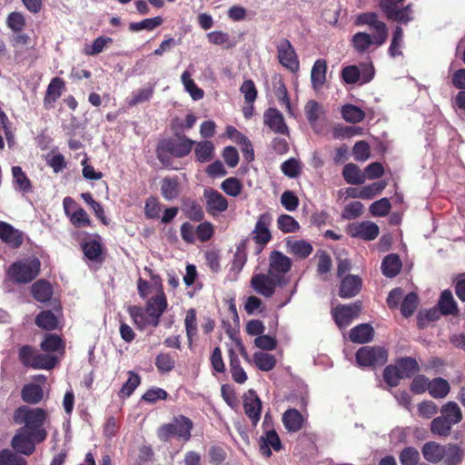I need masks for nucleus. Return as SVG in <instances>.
<instances>
[{
    "instance_id": "f257e3e1",
    "label": "nucleus",
    "mask_w": 465,
    "mask_h": 465,
    "mask_svg": "<svg viewBox=\"0 0 465 465\" xmlns=\"http://www.w3.org/2000/svg\"><path fill=\"white\" fill-rule=\"evenodd\" d=\"M155 294L148 299L145 312L138 306H131L129 313L139 329L147 326L156 327L159 324L160 317L167 307V300L163 292L162 281L159 276H153Z\"/></svg>"
},
{
    "instance_id": "f03ea898",
    "label": "nucleus",
    "mask_w": 465,
    "mask_h": 465,
    "mask_svg": "<svg viewBox=\"0 0 465 465\" xmlns=\"http://www.w3.org/2000/svg\"><path fill=\"white\" fill-rule=\"evenodd\" d=\"M13 418L15 423L24 424L25 427L22 429L32 434L37 442L46 439L47 432L43 425L47 413L44 409L22 406L15 411Z\"/></svg>"
},
{
    "instance_id": "7ed1b4c3",
    "label": "nucleus",
    "mask_w": 465,
    "mask_h": 465,
    "mask_svg": "<svg viewBox=\"0 0 465 465\" xmlns=\"http://www.w3.org/2000/svg\"><path fill=\"white\" fill-rule=\"evenodd\" d=\"M193 422L184 416L174 418L170 423L162 425L157 430V436L162 441H167L176 437L183 441L191 438Z\"/></svg>"
},
{
    "instance_id": "20e7f679",
    "label": "nucleus",
    "mask_w": 465,
    "mask_h": 465,
    "mask_svg": "<svg viewBox=\"0 0 465 465\" xmlns=\"http://www.w3.org/2000/svg\"><path fill=\"white\" fill-rule=\"evenodd\" d=\"M40 269V262L36 258L15 262L8 270V276L16 282L25 283L34 280Z\"/></svg>"
},
{
    "instance_id": "39448f33",
    "label": "nucleus",
    "mask_w": 465,
    "mask_h": 465,
    "mask_svg": "<svg viewBox=\"0 0 465 465\" xmlns=\"http://www.w3.org/2000/svg\"><path fill=\"white\" fill-rule=\"evenodd\" d=\"M19 357L25 366L33 369L50 370L53 369L57 362V358L54 355L41 354L29 346H25L20 349Z\"/></svg>"
},
{
    "instance_id": "423d86ee",
    "label": "nucleus",
    "mask_w": 465,
    "mask_h": 465,
    "mask_svg": "<svg viewBox=\"0 0 465 465\" xmlns=\"http://www.w3.org/2000/svg\"><path fill=\"white\" fill-rule=\"evenodd\" d=\"M292 262L290 257L279 251H272L269 256V274L274 278L279 285L285 283L282 277L292 268Z\"/></svg>"
},
{
    "instance_id": "0eeeda50",
    "label": "nucleus",
    "mask_w": 465,
    "mask_h": 465,
    "mask_svg": "<svg viewBox=\"0 0 465 465\" xmlns=\"http://www.w3.org/2000/svg\"><path fill=\"white\" fill-rule=\"evenodd\" d=\"M387 38L384 35H371L368 33L359 32L351 37V45L358 54H367L382 45Z\"/></svg>"
},
{
    "instance_id": "6e6552de",
    "label": "nucleus",
    "mask_w": 465,
    "mask_h": 465,
    "mask_svg": "<svg viewBox=\"0 0 465 465\" xmlns=\"http://www.w3.org/2000/svg\"><path fill=\"white\" fill-rule=\"evenodd\" d=\"M387 351L381 347L365 346L356 353V361L360 366L382 365L387 361Z\"/></svg>"
},
{
    "instance_id": "1a4fd4ad",
    "label": "nucleus",
    "mask_w": 465,
    "mask_h": 465,
    "mask_svg": "<svg viewBox=\"0 0 465 465\" xmlns=\"http://www.w3.org/2000/svg\"><path fill=\"white\" fill-rule=\"evenodd\" d=\"M276 49L279 63L291 72H297L300 63L291 42L285 38L281 39L276 45Z\"/></svg>"
},
{
    "instance_id": "9d476101",
    "label": "nucleus",
    "mask_w": 465,
    "mask_h": 465,
    "mask_svg": "<svg viewBox=\"0 0 465 465\" xmlns=\"http://www.w3.org/2000/svg\"><path fill=\"white\" fill-rule=\"evenodd\" d=\"M272 217L270 213H265L258 217L254 229L251 233L252 239L259 245L258 252L271 241L272 234L270 232V225Z\"/></svg>"
},
{
    "instance_id": "9b49d317",
    "label": "nucleus",
    "mask_w": 465,
    "mask_h": 465,
    "mask_svg": "<svg viewBox=\"0 0 465 465\" xmlns=\"http://www.w3.org/2000/svg\"><path fill=\"white\" fill-rule=\"evenodd\" d=\"M361 310V302L346 305H338L332 310V316L336 324L341 329L346 328L356 319Z\"/></svg>"
},
{
    "instance_id": "f8f14e48",
    "label": "nucleus",
    "mask_w": 465,
    "mask_h": 465,
    "mask_svg": "<svg viewBox=\"0 0 465 465\" xmlns=\"http://www.w3.org/2000/svg\"><path fill=\"white\" fill-rule=\"evenodd\" d=\"M64 213L69 217L75 227H85L90 225V219L87 213L77 205L71 197H65L63 201Z\"/></svg>"
},
{
    "instance_id": "ddd939ff",
    "label": "nucleus",
    "mask_w": 465,
    "mask_h": 465,
    "mask_svg": "<svg viewBox=\"0 0 465 465\" xmlns=\"http://www.w3.org/2000/svg\"><path fill=\"white\" fill-rule=\"evenodd\" d=\"M348 233L353 238L372 241L380 233L379 226L371 221L353 223L348 226Z\"/></svg>"
},
{
    "instance_id": "4468645a",
    "label": "nucleus",
    "mask_w": 465,
    "mask_h": 465,
    "mask_svg": "<svg viewBox=\"0 0 465 465\" xmlns=\"http://www.w3.org/2000/svg\"><path fill=\"white\" fill-rule=\"evenodd\" d=\"M35 443L38 442L32 434L20 429L13 437L11 446L16 452L29 456L35 451Z\"/></svg>"
},
{
    "instance_id": "2eb2a0df",
    "label": "nucleus",
    "mask_w": 465,
    "mask_h": 465,
    "mask_svg": "<svg viewBox=\"0 0 465 465\" xmlns=\"http://www.w3.org/2000/svg\"><path fill=\"white\" fill-rule=\"evenodd\" d=\"M203 197L206 203V210L212 215H216L227 210L228 202L225 197L213 189H205Z\"/></svg>"
},
{
    "instance_id": "dca6fc26",
    "label": "nucleus",
    "mask_w": 465,
    "mask_h": 465,
    "mask_svg": "<svg viewBox=\"0 0 465 465\" xmlns=\"http://www.w3.org/2000/svg\"><path fill=\"white\" fill-rule=\"evenodd\" d=\"M243 409L252 425L256 426L261 418L262 401L253 390H249L244 394Z\"/></svg>"
},
{
    "instance_id": "f3484780",
    "label": "nucleus",
    "mask_w": 465,
    "mask_h": 465,
    "mask_svg": "<svg viewBox=\"0 0 465 465\" xmlns=\"http://www.w3.org/2000/svg\"><path fill=\"white\" fill-rule=\"evenodd\" d=\"M356 25H368L373 35H384L388 38V29L386 25L378 19L375 13H362L357 15L355 19Z\"/></svg>"
},
{
    "instance_id": "a211bd4d",
    "label": "nucleus",
    "mask_w": 465,
    "mask_h": 465,
    "mask_svg": "<svg viewBox=\"0 0 465 465\" xmlns=\"http://www.w3.org/2000/svg\"><path fill=\"white\" fill-rule=\"evenodd\" d=\"M277 282L269 273H259L252 276L251 285L253 290L265 297H271L275 291Z\"/></svg>"
},
{
    "instance_id": "6ab92c4d",
    "label": "nucleus",
    "mask_w": 465,
    "mask_h": 465,
    "mask_svg": "<svg viewBox=\"0 0 465 465\" xmlns=\"http://www.w3.org/2000/svg\"><path fill=\"white\" fill-rule=\"evenodd\" d=\"M194 144V141L185 136L177 139L169 140L164 143L165 149L175 157H183L188 155Z\"/></svg>"
},
{
    "instance_id": "aec40b11",
    "label": "nucleus",
    "mask_w": 465,
    "mask_h": 465,
    "mask_svg": "<svg viewBox=\"0 0 465 465\" xmlns=\"http://www.w3.org/2000/svg\"><path fill=\"white\" fill-rule=\"evenodd\" d=\"M305 114L312 129L321 133L322 130V122L324 120L322 105L315 101H309L305 105Z\"/></svg>"
},
{
    "instance_id": "412c9836",
    "label": "nucleus",
    "mask_w": 465,
    "mask_h": 465,
    "mask_svg": "<svg viewBox=\"0 0 465 465\" xmlns=\"http://www.w3.org/2000/svg\"><path fill=\"white\" fill-rule=\"evenodd\" d=\"M286 251L299 259H305L312 252V244L305 240L287 238L285 241Z\"/></svg>"
},
{
    "instance_id": "4be33fe9",
    "label": "nucleus",
    "mask_w": 465,
    "mask_h": 465,
    "mask_svg": "<svg viewBox=\"0 0 465 465\" xmlns=\"http://www.w3.org/2000/svg\"><path fill=\"white\" fill-rule=\"evenodd\" d=\"M264 124L274 133L286 134L288 127L284 123L282 114L274 108H270L264 113Z\"/></svg>"
},
{
    "instance_id": "5701e85b",
    "label": "nucleus",
    "mask_w": 465,
    "mask_h": 465,
    "mask_svg": "<svg viewBox=\"0 0 465 465\" xmlns=\"http://www.w3.org/2000/svg\"><path fill=\"white\" fill-rule=\"evenodd\" d=\"M271 449L279 451L282 449L281 440L273 430H269L260 439V451L265 457L272 455Z\"/></svg>"
},
{
    "instance_id": "b1692460",
    "label": "nucleus",
    "mask_w": 465,
    "mask_h": 465,
    "mask_svg": "<svg viewBox=\"0 0 465 465\" xmlns=\"http://www.w3.org/2000/svg\"><path fill=\"white\" fill-rule=\"evenodd\" d=\"M361 288V279L359 276L349 274L341 282L340 296L341 298L354 297Z\"/></svg>"
},
{
    "instance_id": "393cba45",
    "label": "nucleus",
    "mask_w": 465,
    "mask_h": 465,
    "mask_svg": "<svg viewBox=\"0 0 465 465\" xmlns=\"http://www.w3.org/2000/svg\"><path fill=\"white\" fill-rule=\"evenodd\" d=\"M421 452L428 462L437 464L444 458V445L436 441H429L423 445Z\"/></svg>"
},
{
    "instance_id": "a878e982",
    "label": "nucleus",
    "mask_w": 465,
    "mask_h": 465,
    "mask_svg": "<svg viewBox=\"0 0 465 465\" xmlns=\"http://www.w3.org/2000/svg\"><path fill=\"white\" fill-rule=\"evenodd\" d=\"M395 5H389L388 3H381V6L386 13L388 18L403 24L412 19V11L409 5L401 10L396 9Z\"/></svg>"
},
{
    "instance_id": "bb28decb",
    "label": "nucleus",
    "mask_w": 465,
    "mask_h": 465,
    "mask_svg": "<svg viewBox=\"0 0 465 465\" xmlns=\"http://www.w3.org/2000/svg\"><path fill=\"white\" fill-rule=\"evenodd\" d=\"M2 242L13 248H18L24 242V233L10 224L2 222Z\"/></svg>"
},
{
    "instance_id": "cd10ccee",
    "label": "nucleus",
    "mask_w": 465,
    "mask_h": 465,
    "mask_svg": "<svg viewBox=\"0 0 465 465\" xmlns=\"http://www.w3.org/2000/svg\"><path fill=\"white\" fill-rule=\"evenodd\" d=\"M464 458V450L459 444L449 443L444 445V458L442 461L445 465H460Z\"/></svg>"
},
{
    "instance_id": "c85d7f7f",
    "label": "nucleus",
    "mask_w": 465,
    "mask_h": 465,
    "mask_svg": "<svg viewBox=\"0 0 465 465\" xmlns=\"http://www.w3.org/2000/svg\"><path fill=\"white\" fill-rule=\"evenodd\" d=\"M12 177L13 185L16 191H19L23 193H29L32 192V183L21 167H12Z\"/></svg>"
},
{
    "instance_id": "c756f323",
    "label": "nucleus",
    "mask_w": 465,
    "mask_h": 465,
    "mask_svg": "<svg viewBox=\"0 0 465 465\" xmlns=\"http://www.w3.org/2000/svg\"><path fill=\"white\" fill-rule=\"evenodd\" d=\"M304 418L295 409L287 410L282 416V422L285 429L290 432H296L302 427Z\"/></svg>"
},
{
    "instance_id": "7c9ffc66",
    "label": "nucleus",
    "mask_w": 465,
    "mask_h": 465,
    "mask_svg": "<svg viewBox=\"0 0 465 465\" xmlns=\"http://www.w3.org/2000/svg\"><path fill=\"white\" fill-rule=\"evenodd\" d=\"M440 416L451 425L460 423L462 419V411L455 401H448L440 408Z\"/></svg>"
},
{
    "instance_id": "2f4dec72",
    "label": "nucleus",
    "mask_w": 465,
    "mask_h": 465,
    "mask_svg": "<svg viewBox=\"0 0 465 465\" xmlns=\"http://www.w3.org/2000/svg\"><path fill=\"white\" fill-rule=\"evenodd\" d=\"M154 92V86L151 84H147L143 87L137 89L132 93V94L126 99V103L129 106H135L137 104L149 101Z\"/></svg>"
},
{
    "instance_id": "473e14b6",
    "label": "nucleus",
    "mask_w": 465,
    "mask_h": 465,
    "mask_svg": "<svg viewBox=\"0 0 465 465\" xmlns=\"http://www.w3.org/2000/svg\"><path fill=\"white\" fill-rule=\"evenodd\" d=\"M194 153L196 160L200 163L211 161L214 156V145L213 142L204 140L200 142L194 141Z\"/></svg>"
},
{
    "instance_id": "72a5a7b5",
    "label": "nucleus",
    "mask_w": 465,
    "mask_h": 465,
    "mask_svg": "<svg viewBox=\"0 0 465 465\" xmlns=\"http://www.w3.org/2000/svg\"><path fill=\"white\" fill-rule=\"evenodd\" d=\"M326 71H327V64L326 62L322 59H318L311 72V81L312 87L317 90L320 89L326 80Z\"/></svg>"
},
{
    "instance_id": "f704fd0d",
    "label": "nucleus",
    "mask_w": 465,
    "mask_h": 465,
    "mask_svg": "<svg viewBox=\"0 0 465 465\" xmlns=\"http://www.w3.org/2000/svg\"><path fill=\"white\" fill-rule=\"evenodd\" d=\"M373 337V329L369 324H360L350 332V339L356 343H366L371 341Z\"/></svg>"
},
{
    "instance_id": "c9c22d12",
    "label": "nucleus",
    "mask_w": 465,
    "mask_h": 465,
    "mask_svg": "<svg viewBox=\"0 0 465 465\" xmlns=\"http://www.w3.org/2000/svg\"><path fill=\"white\" fill-rule=\"evenodd\" d=\"M83 252L84 256L94 262H100L102 260V244L100 239H89L83 244Z\"/></svg>"
},
{
    "instance_id": "e433bc0d",
    "label": "nucleus",
    "mask_w": 465,
    "mask_h": 465,
    "mask_svg": "<svg viewBox=\"0 0 465 465\" xmlns=\"http://www.w3.org/2000/svg\"><path fill=\"white\" fill-rule=\"evenodd\" d=\"M44 397V391L39 384L29 383L22 390V399L27 403L35 404Z\"/></svg>"
},
{
    "instance_id": "4c0bfd02",
    "label": "nucleus",
    "mask_w": 465,
    "mask_h": 465,
    "mask_svg": "<svg viewBox=\"0 0 465 465\" xmlns=\"http://www.w3.org/2000/svg\"><path fill=\"white\" fill-rule=\"evenodd\" d=\"M343 178L350 184H361L365 182V174L354 163H348L342 172Z\"/></svg>"
},
{
    "instance_id": "58836bf2",
    "label": "nucleus",
    "mask_w": 465,
    "mask_h": 465,
    "mask_svg": "<svg viewBox=\"0 0 465 465\" xmlns=\"http://www.w3.org/2000/svg\"><path fill=\"white\" fill-rule=\"evenodd\" d=\"M450 387L442 378H436L429 382V393L435 399H442L448 395Z\"/></svg>"
},
{
    "instance_id": "ea45409f",
    "label": "nucleus",
    "mask_w": 465,
    "mask_h": 465,
    "mask_svg": "<svg viewBox=\"0 0 465 465\" xmlns=\"http://www.w3.org/2000/svg\"><path fill=\"white\" fill-rule=\"evenodd\" d=\"M161 192L164 199L171 201L180 194V185L177 178H164L161 183Z\"/></svg>"
},
{
    "instance_id": "a19ab883",
    "label": "nucleus",
    "mask_w": 465,
    "mask_h": 465,
    "mask_svg": "<svg viewBox=\"0 0 465 465\" xmlns=\"http://www.w3.org/2000/svg\"><path fill=\"white\" fill-rule=\"evenodd\" d=\"M252 361L255 366L262 371H269L276 365V358L272 354L263 351H256L252 356Z\"/></svg>"
},
{
    "instance_id": "79ce46f5",
    "label": "nucleus",
    "mask_w": 465,
    "mask_h": 465,
    "mask_svg": "<svg viewBox=\"0 0 465 465\" xmlns=\"http://www.w3.org/2000/svg\"><path fill=\"white\" fill-rule=\"evenodd\" d=\"M182 83L185 91L190 94L193 100L197 101L203 97V91L199 88L192 78V73L184 71L181 76Z\"/></svg>"
},
{
    "instance_id": "37998d69",
    "label": "nucleus",
    "mask_w": 465,
    "mask_h": 465,
    "mask_svg": "<svg viewBox=\"0 0 465 465\" xmlns=\"http://www.w3.org/2000/svg\"><path fill=\"white\" fill-rule=\"evenodd\" d=\"M230 371L235 382L242 384L247 381V374L242 368L238 356L232 351H230Z\"/></svg>"
},
{
    "instance_id": "c03bdc74",
    "label": "nucleus",
    "mask_w": 465,
    "mask_h": 465,
    "mask_svg": "<svg viewBox=\"0 0 465 465\" xmlns=\"http://www.w3.org/2000/svg\"><path fill=\"white\" fill-rule=\"evenodd\" d=\"M401 267V262L396 254H390L383 259L381 269L387 277H394L398 274Z\"/></svg>"
},
{
    "instance_id": "a18cd8bd",
    "label": "nucleus",
    "mask_w": 465,
    "mask_h": 465,
    "mask_svg": "<svg viewBox=\"0 0 465 465\" xmlns=\"http://www.w3.org/2000/svg\"><path fill=\"white\" fill-rule=\"evenodd\" d=\"M32 292L35 300L45 302L50 300L52 296L51 285L45 281H38L32 286Z\"/></svg>"
},
{
    "instance_id": "49530a36",
    "label": "nucleus",
    "mask_w": 465,
    "mask_h": 465,
    "mask_svg": "<svg viewBox=\"0 0 465 465\" xmlns=\"http://www.w3.org/2000/svg\"><path fill=\"white\" fill-rule=\"evenodd\" d=\"M276 223L278 229L284 233L297 232L301 228L299 223L289 214H281Z\"/></svg>"
},
{
    "instance_id": "de8ad7c7",
    "label": "nucleus",
    "mask_w": 465,
    "mask_h": 465,
    "mask_svg": "<svg viewBox=\"0 0 465 465\" xmlns=\"http://www.w3.org/2000/svg\"><path fill=\"white\" fill-rule=\"evenodd\" d=\"M438 305L441 314H454L458 311L457 304L450 291H444L441 293Z\"/></svg>"
},
{
    "instance_id": "09e8293b",
    "label": "nucleus",
    "mask_w": 465,
    "mask_h": 465,
    "mask_svg": "<svg viewBox=\"0 0 465 465\" xmlns=\"http://www.w3.org/2000/svg\"><path fill=\"white\" fill-rule=\"evenodd\" d=\"M452 426L441 416H439L430 422V431L434 435L446 438L450 434Z\"/></svg>"
},
{
    "instance_id": "8fccbe9b",
    "label": "nucleus",
    "mask_w": 465,
    "mask_h": 465,
    "mask_svg": "<svg viewBox=\"0 0 465 465\" xmlns=\"http://www.w3.org/2000/svg\"><path fill=\"white\" fill-rule=\"evenodd\" d=\"M341 114L346 122L356 124L363 120L365 113L352 104H346L341 108Z\"/></svg>"
},
{
    "instance_id": "3c124183",
    "label": "nucleus",
    "mask_w": 465,
    "mask_h": 465,
    "mask_svg": "<svg viewBox=\"0 0 465 465\" xmlns=\"http://www.w3.org/2000/svg\"><path fill=\"white\" fill-rule=\"evenodd\" d=\"M35 323L42 329L54 330L57 327L58 320L52 312L45 311L36 316Z\"/></svg>"
},
{
    "instance_id": "603ef678",
    "label": "nucleus",
    "mask_w": 465,
    "mask_h": 465,
    "mask_svg": "<svg viewBox=\"0 0 465 465\" xmlns=\"http://www.w3.org/2000/svg\"><path fill=\"white\" fill-rule=\"evenodd\" d=\"M184 324L189 344L191 345L193 338L197 334L196 312L194 309H190L187 311Z\"/></svg>"
},
{
    "instance_id": "864d4df0",
    "label": "nucleus",
    "mask_w": 465,
    "mask_h": 465,
    "mask_svg": "<svg viewBox=\"0 0 465 465\" xmlns=\"http://www.w3.org/2000/svg\"><path fill=\"white\" fill-rule=\"evenodd\" d=\"M41 348L43 351L48 352H57L63 351V343L61 339L54 334H48L45 336V340L41 343Z\"/></svg>"
},
{
    "instance_id": "5fc2aeb1",
    "label": "nucleus",
    "mask_w": 465,
    "mask_h": 465,
    "mask_svg": "<svg viewBox=\"0 0 465 465\" xmlns=\"http://www.w3.org/2000/svg\"><path fill=\"white\" fill-rule=\"evenodd\" d=\"M401 373V377L407 378L419 371L418 363L411 358H404L400 360L397 364Z\"/></svg>"
},
{
    "instance_id": "6e6d98bb",
    "label": "nucleus",
    "mask_w": 465,
    "mask_h": 465,
    "mask_svg": "<svg viewBox=\"0 0 465 465\" xmlns=\"http://www.w3.org/2000/svg\"><path fill=\"white\" fill-rule=\"evenodd\" d=\"M221 188L226 194L236 197L241 193L242 185L237 178L230 177L222 183Z\"/></svg>"
},
{
    "instance_id": "4d7b16f0",
    "label": "nucleus",
    "mask_w": 465,
    "mask_h": 465,
    "mask_svg": "<svg viewBox=\"0 0 465 465\" xmlns=\"http://www.w3.org/2000/svg\"><path fill=\"white\" fill-rule=\"evenodd\" d=\"M128 375L129 378L127 381L122 386L119 391L120 397H129L140 384L141 380L139 375L133 371H129Z\"/></svg>"
},
{
    "instance_id": "13d9d810",
    "label": "nucleus",
    "mask_w": 465,
    "mask_h": 465,
    "mask_svg": "<svg viewBox=\"0 0 465 465\" xmlns=\"http://www.w3.org/2000/svg\"><path fill=\"white\" fill-rule=\"evenodd\" d=\"M420 453L413 447L403 449L400 454V461L401 465H417L420 460Z\"/></svg>"
},
{
    "instance_id": "bf43d9fd",
    "label": "nucleus",
    "mask_w": 465,
    "mask_h": 465,
    "mask_svg": "<svg viewBox=\"0 0 465 465\" xmlns=\"http://www.w3.org/2000/svg\"><path fill=\"white\" fill-rule=\"evenodd\" d=\"M403 42V31L400 26H397L392 36L391 44L389 47V54L391 57L401 55V48Z\"/></svg>"
},
{
    "instance_id": "052dcab7",
    "label": "nucleus",
    "mask_w": 465,
    "mask_h": 465,
    "mask_svg": "<svg viewBox=\"0 0 465 465\" xmlns=\"http://www.w3.org/2000/svg\"><path fill=\"white\" fill-rule=\"evenodd\" d=\"M387 183L384 181L375 182L371 184L361 188V199H371L379 194L386 187Z\"/></svg>"
},
{
    "instance_id": "680f3d73",
    "label": "nucleus",
    "mask_w": 465,
    "mask_h": 465,
    "mask_svg": "<svg viewBox=\"0 0 465 465\" xmlns=\"http://www.w3.org/2000/svg\"><path fill=\"white\" fill-rule=\"evenodd\" d=\"M64 84V81L59 77L52 79L47 87L46 99L51 101L58 99L62 94Z\"/></svg>"
},
{
    "instance_id": "e2e57ef3",
    "label": "nucleus",
    "mask_w": 465,
    "mask_h": 465,
    "mask_svg": "<svg viewBox=\"0 0 465 465\" xmlns=\"http://www.w3.org/2000/svg\"><path fill=\"white\" fill-rule=\"evenodd\" d=\"M383 378L386 383L391 387L397 386L400 380L403 379L397 365H389L384 369Z\"/></svg>"
},
{
    "instance_id": "0e129e2a",
    "label": "nucleus",
    "mask_w": 465,
    "mask_h": 465,
    "mask_svg": "<svg viewBox=\"0 0 465 465\" xmlns=\"http://www.w3.org/2000/svg\"><path fill=\"white\" fill-rule=\"evenodd\" d=\"M418 306V296L414 292L407 294L401 303V313L408 317L411 315Z\"/></svg>"
},
{
    "instance_id": "69168bd1",
    "label": "nucleus",
    "mask_w": 465,
    "mask_h": 465,
    "mask_svg": "<svg viewBox=\"0 0 465 465\" xmlns=\"http://www.w3.org/2000/svg\"><path fill=\"white\" fill-rule=\"evenodd\" d=\"M6 25L14 32H21L25 25V20L21 13L13 12L8 15Z\"/></svg>"
},
{
    "instance_id": "338daca9",
    "label": "nucleus",
    "mask_w": 465,
    "mask_h": 465,
    "mask_svg": "<svg viewBox=\"0 0 465 465\" xmlns=\"http://www.w3.org/2000/svg\"><path fill=\"white\" fill-rule=\"evenodd\" d=\"M391 207L390 201L382 198L371 204L370 212L373 216H384L390 212Z\"/></svg>"
},
{
    "instance_id": "774afa93",
    "label": "nucleus",
    "mask_w": 465,
    "mask_h": 465,
    "mask_svg": "<svg viewBox=\"0 0 465 465\" xmlns=\"http://www.w3.org/2000/svg\"><path fill=\"white\" fill-rule=\"evenodd\" d=\"M2 465H27V462L23 457L10 450H2Z\"/></svg>"
}]
</instances>
